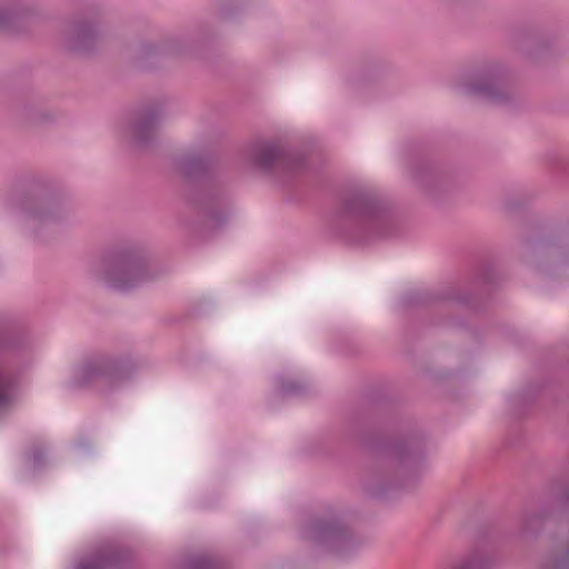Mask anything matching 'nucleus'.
Returning a JSON list of instances; mask_svg holds the SVG:
<instances>
[{"label":"nucleus","instance_id":"1","mask_svg":"<svg viewBox=\"0 0 569 569\" xmlns=\"http://www.w3.org/2000/svg\"><path fill=\"white\" fill-rule=\"evenodd\" d=\"M126 553L117 545L108 542L81 558L74 569H112L123 561Z\"/></svg>","mask_w":569,"mask_h":569},{"label":"nucleus","instance_id":"2","mask_svg":"<svg viewBox=\"0 0 569 569\" xmlns=\"http://www.w3.org/2000/svg\"><path fill=\"white\" fill-rule=\"evenodd\" d=\"M318 532L321 539L331 542L345 541L350 536L349 530L338 519L320 525Z\"/></svg>","mask_w":569,"mask_h":569},{"label":"nucleus","instance_id":"3","mask_svg":"<svg viewBox=\"0 0 569 569\" xmlns=\"http://www.w3.org/2000/svg\"><path fill=\"white\" fill-rule=\"evenodd\" d=\"M188 569H224L206 556H194L188 560Z\"/></svg>","mask_w":569,"mask_h":569},{"label":"nucleus","instance_id":"4","mask_svg":"<svg viewBox=\"0 0 569 569\" xmlns=\"http://www.w3.org/2000/svg\"><path fill=\"white\" fill-rule=\"evenodd\" d=\"M486 562L477 555L455 562L449 569H486Z\"/></svg>","mask_w":569,"mask_h":569},{"label":"nucleus","instance_id":"5","mask_svg":"<svg viewBox=\"0 0 569 569\" xmlns=\"http://www.w3.org/2000/svg\"><path fill=\"white\" fill-rule=\"evenodd\" d=\"M10 401V395L7 383L0 378V409L6 407Z\"/></svg>","mask_w":569,"mask_h":569},{"label":"nucleus","instance_id":"6","mask_svg":"<svg viewBox=\"0 0 569 569\" xmlns=\"http://www.w3.org/2000/svg\"><path fill=\"white\" fill-rule=\"evenodd\" d=\"M111 281H112V284L119 289H126V288L130 287V284L128 283L127 280L111 279Z\"/></svg>","mask_w":569,"mask_h":569},{"label":"nucleus","instance_id":"7","mask_svg":"<svg viewBox=\"0 0 569 569\" xmlns=\"http://www.w3.org/2000/svg\"><path fill=\"white\" fill-rule=\"evenodd\" d=\"M569 561V551L566 552V555H563V558L559 561V567L561 566V562H568Z\"/></svg>","mask_w":569,"mask_h":569},{"label":"nucleus","instance_id":"8","mask_svg":"<svg viewBox=\"0 0 569 569\" xmlns=\"http://www.w3.org/2000/svg\"><path fill=\"white\" fill-rule=\"evenodd\" d=\"M262 163H263V164H270V163H271V161H270V160H268V159H263V160H262Z\"/></svg>","mask_w":569,"mask_h":569},{"label":"nucleus","instance_id":"9","mask_svg":"<svg viewBox=\"0 0 569 569\" xmlns=\"http://www.w3.org/2000/svg\"><path fill=\"white\" fill-rule=\"evenodd\" d=\"M124 276H126V277H131V271L126 270V271H124Z\"/></svg>","mask_w":569,"mask_h":569}]
</instances>
